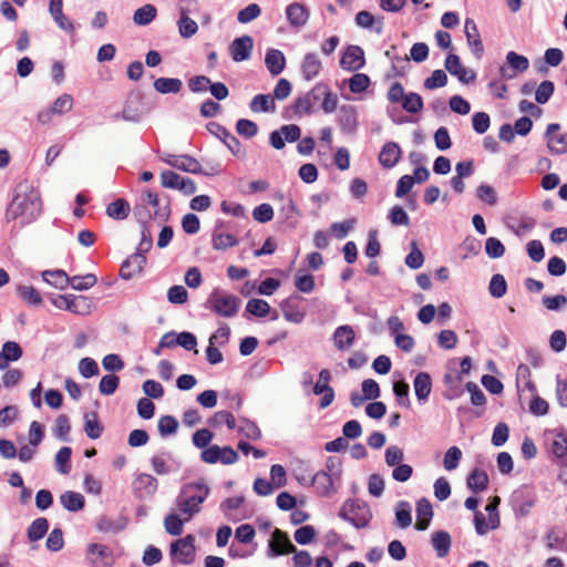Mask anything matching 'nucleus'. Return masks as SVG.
Returning <instances> with one entry per match:
<instances>
[{"instance_id":"nucleus-1","label":"nucleus","mask_w":567,"mask_h":567,"mask_svg":"<svg viewBox=\"0 0 567 567\" xmlns=\"http://www.w3.org/2000/svg\"><path fill=\"white\" fill-rule=\"evenodd\" d=\"M42 212V200L38 190L28 181L20 182L13 198L7 207L6 220L8 223L21 218L22 224L34 221Z\"/></svg>"},{"instance_id":"nucleus-2","label":"nucleus","mask_w":567,"mask_h":567,"mask_svg":"<svg viewBox=\"0 0 567 567\" xmlns=\"http://www.w3.org/2000/svg\"><path fill=\"white\" fill-rule=\"evenodd\" d=\"M210 494L209 486L203 478L186 483L182 486L177 497V507L183 513L193 517L200 512V504H203Z\"/></svg>"},{"instance_id":"nucleus-3","label":"nucleus","mask_w":567,"mask_h":567,"mask_svg":"<svg viewBox=\"0 0 567 567\" xmlns=\"http://www.w3.org/2000/svg\"><path fill=\"white\" fill-rule=\"evenodd\" d=\"M338 517L348 522L357 529L369 526L373 515L369 504L360 498H348L338 512Z\"/></svg>"},{"instance_id":"nucleus-4","label":"nucleus","mask_w":567,"mask_h":567,"mask_svg":"<svg viewBox=\"0 0 567 567\" xmlns=\"http://www.w3.org/2000/svg\"><path fill=\"white\" fill-rule=\"evenodd\" d=\"M241 300L231 293H221L215 288L206 299L204 307L214 313L225 318L235 317L238 312Z\"/></svg>"},{"instance_id":"nucleus-5","label":"nucleus","mask_w":567,"mask_h":567,"mask_svg":"<svg viewBox=\"0 0 567 567\" xmlns=\"http://www.w3.org/2000/svg\"><path fill=\"white\" fill-rule=\"evenodd\" d=\"M537 502V495L529 485H522L511 496V504L516 517H526Z\"/></svg>"},{"instance_id":"nucleus-6","label":"nucleus","mask_w":567,"mask_h":567,"mask_svg":"<svg viewBox=\"0 0 567 567\" xmlns=\"http://www.w3.org/2000/svg\"><path fill=\"white\" fill-rule=\"evenodd\" d=\"M206 130L220 140L234 156H245V152L241 151L240 141L227 127L217 122H208Z\"/></svg>"},{"instance_id":"nucleus-7","label":"nucleus","mask_w":567,"mask_h":567,"mask_svg":"<svg viewBox=\"0 0 567 567\" xmlns=\"http://www.w3.org/2000/svg\"><path fill=\"white\" fill-rule=\"evenodd\" d=\"M158 488V481L151 474L140 473L132 482V493L138 501L152 498Z\"/></svg>"},{"instance_id":"nucleus-8","label":"nucleus","mask_w":567,"mask_h":567,"mask_svg":"<svg viewBox=\"0 0 567 567\" xmlns=\"http://www.w3.org/2000/svg\"><path fill=\"white\" fill-rule=\"evenodd\" d=\"M296 550V546L289 538V535L279 529L275 528L271 538L268 540L267 556L269 558H277Z\"/></svg>"},{"instance_id":"nucleus-9","label":"nucleus","mask_w":567,"mask_h":567,"mask_svg":"<svg viewBox=\"0 0 567 567\" xmlns=\"http://www.w3.org/2000/svg\"><path fill=\"white\" fill-rule=\"evenodd\" d=\"M340 68L344 71L357 72L365 65L364 51L360 45L349 44L339 61Z\"/></svg>"},{"instance_id":"nucleus-10","label":"nucleus","mask_w":567,"mask_h":567,"mask_svg":"<svg viewBox=\"0 0 567 567\" xmlns=\"http://www.w3.org/2000/svg\"><path fill=\"white\" fill-rule=\"evenodd\" d=\"M195 538L193 535H186L171 544V555L177 558L183 565H189L195 558Z\"/></svg>"},{"instance_id":"nucleus-11","label":"nucleus","mask_w":567,"mask_h":567,"mask_svg":"<svg viewBox=\"0 0 567 567\" xmlns=\"http://www.w3.org/2000/svg\"><path fill=\"white\" fill-rule=\"evenodd\" d=\"M303 300V297L293 292L288 298L280 301L279 307L287 321L296 324L303 322L306 312L300 309V302Z\"/></svg>"},{"instance_id":"nucleus-12","label":"nucleus","mask_w":567,"mask_h":567,"mask_svg":"<svg viewBox=\"0 0 567 567\" xmlns=\"http://www.w3.org/2000/svg\"><path fill=\"white\" fill-rule=\"evenodd\" d=\"M254 49V39L248 34L237 37L228 47L229 55L234 62H243L250 59Z\"/></svg>"},{"instance_id":"nucleus-13","label":"nucleus","mask_w":567,"mask_h":567,"mask_svg":"<svg viewBox=\"0 0 567 567\" xmlns=\"http://www.w3.org/2000/svg\"><path fill=\"white\" fill-rule=\"evenodd\" d=\"M464 33L472 54L477 60H481L484 54V45L477 25L473 19L466 18L464 24Z\"/></svg>"},{"instance_id":"nucleus-14","label":"nucleus","mask_w":567,"mask_h":567,"mask_svg":"<svg viewBox=\"0 0 567 567\" xmlns=\"http://www.w3.org/2000/svg\"><path fill=\"white\" fill-rule=\"evenodd\" d=\"M146 262V256L140 252L132 254L122 262L120 277L124 280L132 279L134 275L142 272Z\"/></svg>"},{"instance_id":"nucleus-15","label":"nucleus","mask_w":567,"mask_h":567,"mask_svg":"<svg viewBox=\"0 0 567 567\" xmlns=\"http://www.w3.org/2000/svg\"><path fill=\"white\" fill-rule=\"evenodd\" d=\"M334 480L324 470L318 471L308 482V486H315L319 496H330L336 492Z\"/></svg>"},{"instance_id":"nucleus-16","label":"nucleus","mask_w":567,"mask_h":567,"mask_svg":"<svg viewBox=\"0 0 567 567\" xmlns=\"http://www.w3.org/2000/svg\"><path fill=\"white\" fill-rule=\"evenodd\" d=\"M338 123L343 133H354L358 127V113L355 106L350 104L341 105L338 114Z\"/></svg>"},{"instance_id":"nucleus-17","label":"nucleus","mask_w":567,"mask_h":567,"mask_svg":"<svg viewBox=\"0 0 567 567\" xmlns=\"http://www.w3.org/2000/svg\"><path fill=\"white\" fill-rule=\"evenodd\" d=\"M402 150L396 142H386L379 154V163L383 168L394 167L401 159Z\"/></svg>"},{"instance_id":"nucleus-18","label":"nucleus","mask_w":567,"mask_h":567,"mask_svg":"<svg viewBox=\"0 0 567 567\" xmlns=\"http://www.w3.org/2000/svg\"><path fill=\"white\" fill-rule=\"evenodd\" d=\"M432 385V378L429 372L420 371L415 374L413 388L416 400L420 404H424L429 401Z\"/></svg>"},{"instance_id":"nucleus-19","label":"nucleus","mask_w":567,"mask_h":567,"mask_svg":"<svg viewBox=\"0 0 567 567\" xmlns=\"http://www.w3.org/2000/svg\"><path fill=\"white\" fill-rule=\"evenodd\" d=\"M355 24L362 29H368L377 34L383 33L384 17H375L368 10L359 11L354 17Z\"/></svg>"},{"instance_id":"nucleus-20","label":"nucleus","mask_w":567,"mask_h":567,"mask_svg":"<svg viewBox=\"0 0 567 567\" xmlns=\"http://www.w3.org/2000/svg\"><path fill=\"white\" fill-rule=\"evenodd\" d=\"M130 523V519L125 515H120L116 519L102 515L99 517L95 527L101 533L118 534L124 530Z\"/></svg>"},{"instance_id":"nucleus-21","label":"nucleus","mask_w":567,"mask_h":567,"mask_svg":"<svg viewBox=\"0 0 567 567\" xmlns=\"http://www.w3.org/2000/svg\"><path fill=\"white\" fill-rule=\"evenodd\" d=\"M332 339L334 347L340 351H344L353 346L355 332L351 326L342 324L334 330Z\"/></svg>"},{"instance_id":"nucleus-22","label":"nucleus","mask_w":567,"mask_h":567,"mask_svg":"<svg viewBox=\"0 0 567 567\" xmlns=\"http://www.w3.org/2000/svg\"><path fill=\"white\" fill-rule=\"evenodd\" d=\"M265 64L272 76H277L284 72L286 68V56L282 51L270 48L265 54Z\"/></svg>"},{"instance_id":"nucleus-23","label":"nucleus","mask_w":567,"mask_h":567,"mask_svg":"<svg viewBox=\"0 0 567 567\" xmlns=\"http://www.w3.org/2000/svg\"><path fill=\"white\" fill-rule=\"evenodd\" d=\"M433 518V507L426 497H422L416 502V530H425Z\"/></svg>"},{"instance_id":"nucleus-24","label":"nucleus","mask_w":567,"mask_h":567,"mask_svg":"<svg viewBox=\"0 0 567 567\" xmlns=\"http://www.w3.org/2000/svg\"><path fill=\"white\" fill-rule=\"evenodd\" d=\"M94 307L93 300L87 296L69 295L66 311L79 316H87Z\"/></svg>"},{"instance_id":"nucleus-25","label":"nucleus","mask_w":567,"mask_h":567,"mask_svg":"<svg viewBox=\"0 0 567 567\" xmlns=\"http://www.w3.org/2000/svg\"><path fill=\"white\" fill-rule=\"evenodd\" d=\"M286 16L292 27L301 28L309 19V10L305 4L292 2L286 8Z\"/></svg>"},{"instance_id":"nucleus-26","label":"nucleus","mask_w":567,"mask_h":567,"mask_svg":"<svg viewBox=\"0 0 567 567\" xmlns=\"http://www.w3.org/2000/svg\"><path fill=\"white\" fill-rule=\"evenodd\" d=\"M550 453L554 455V464L567 461V431L561 429L556 433L550 444Z\"/></svg>"},{"instance_id":"nucleus-27","label":"nucleus","mask_w":567,"mask_h":567,"mask_svg":"<svg viewBox=\"0 0 567 567\" xmlns=\"http://www.w3.org/2000/svg\"><path fill=\"white\" fill-rule=\"evenodd\" d=\"M321 69L322 63L316 53L309 52L303 56L300 70L302 78L306 81H311L312 79L318 76Z\"/></svg>"},{"instance_id":"nucleus-28","label":"nucleus","mask_w":567,"mask_h":567,"mask_svg":"<svg viewBox=\"0 0 567 567\" xmlns=\"http://www.w3.org/2000/svg\"><path fill=\"white\" fill-rule=\"evenodd\" d=\"M489 478L484 470L473 468L466 477V487L473 493H481L488 488Z\"/></svg>"},{"instance_id":"nucleus-29","label":"nucleus","mask_w":567,"mask_h":567,"mask_svg":"<svg viewBox=\"0 0 567 567\" xmlns=\"http://www.w3.org/2000/svg\"><path fill=\"white\" fill-rule=\"evenodd\" d=\"M462 377L456 373L453 374L447 372L443 377V383L446 385V391L443 392V398L445 400L452 401L463 395L465 386L461 388L460 383L462 382Z\"/></svg>"},{"instance_id":"nucleus-30","label":"nucleus","mask_w":567,"mask_h":567,"mask_svg":"<svg viewBox=\"0 0 567 567\" xmlns=\"http://www.w3.org/2000/svg\"><path fill=\"white\" fill-rule=\"evenodd\" d=\"M431 544L436 553V556L444 558L451 550L452 537L446 530H436L431 536Z\"/></svg>"},{"instance_id":"nucleus-31","label":"nucleus","mask_w":567,"mask_h":567,"mask_svg":"<svg viewBox=\"0 0 567 567\" xmlns=\"http://www.w3.org/2000/svg\"><path fill=\"white\" fill-rule=\"evenodd\" d=\"M84 432L91 440H97L101 437L104 431V426L99 420V414L95 411L84 413Z\"/></svg>"},{"instance_id":"nucleus-32","label":"nucleus","mask_w":567,"mask_h":567,"mask_svg":"<svg viewBox=\"0 0 567 567\" xmlns=\"http://www.w3.org/2000/svg\"><path fill=\"white\" fill-rule=\"evenodd\" d=\"M395 50H396V45L395 44H392L390 47V49H388L385 52H384V55L392 61V65H391V72L393 73V76H400V78H403L406 75V71L409 69V58L405 55V56H400L398 54H395Z\"/></svg>"},{"instance_id":"nucleus-33","label":"nucleus","mask_w":567,"mask_h":567,"mask_svg":"<svg viewBox=\"0 0 567 567\" xmlns=\"http://www.w3.org/2000/svg\"><path fill=\"white\" fill-rule=\"evenodd\" d=\"M50 523L47 517H38L27 528V538L31 543L41 540L49 532Z\"/></svg>"},{"instance_id":"nucleus-34","label":"nucleus","mask_w":567,"mask_h":567,"mask_svg":"<svg viewBox=\"0 0 567 567\" xmlns=\"http://www.w3.org/2000/svg\"><path fill=\"white\" fill-rule=\"evenodd\" d=\"M162 455L166 456L168 460H171L173 462L174 468H172V466L167 465L163 457H161L158 455H153L151 457V465H152L153 471L157 475H167L172 471H177L181 468L182 462L174 460L171 452H162Z\"/></svg>"},{"instance_id":"nucleus-35","label":"nucleus","mask_w":567,"mask_h":567,"mask_svg":"<svg viewBox=\"0 0 567 567\" xmlns=\"http://www.w3.org/2000/svg\"><path fill=\"white\" fill-rule=\"evenodd\" d=\"M154 90L159 94H177L183 89V82L178 78H157L153 83Z\"/></svg>"},{"instance_id":"nucleus-36","label":"nucleus","mask_w":567,"mask_h":567,"mask_svg":"<svg viewBox=\"0 0 567 567\" xmlns=\"http://www.w3.org/2000/svg\"><path fill=\"white\" fill-rule=\"evenodd\" d=\"M465 390L470 393L471 404L475 408H481L475 411V415L481 417L484 413V406L487 402L486 395L473 381L465 383Z\"/></svg>"},{"instance_id":"nucleus-37","label":"nucleus","mask_w":567,"mask_h":567,"mask_svg":"<svg viewBox=\"0 0 567 567\" xmlns=\"http://www.w3.org/2000/svg\"><path fill=\"white\" fill-rule=\"evenodd\" d=\"M60 503L66 511L76 513L84 508L85 498L79 492L66 491L60 495Z\"/></svg>"},{"instance_id":"nucleus-38","label":"nucleus","mask_w":567,"mask_h":567,"mask_svg":"<svg viewBox=\"0 0 567 567\" xmlns=\"http://www.w3.org/2000/svg\"><path fill=\"white\" fill-rule=\"evenodd\" d=\"M239 244L238 238L234 233L216 231L212 233L213 249L225 251L228 248L235 247Z\"/></svg>"},{"instance_id":"nucleus-39","label":"nucleus","mask_w":567,"mask_h":567,"mask_svg":"<svg viewBox=\"0 0 567 567\" xmlns=\"http://www.w3.org/2000/svg\"><path fill=\"white\" fill-rule=\"evenodd\" d=\"M123 110H130L131 115H135L138 123L146 109L143 105V94L141 91H132L128 93Z\"/></svg>"},{"instance_id":"nucleus-40","label":"nucleus","mask_w":567,"mask_h":567,"mask_svg":"<svg viewBox=\"0 0 567 567\" xmlns=\"http://www.w3.org/2000/svg\"><path fill=\"white\" fill-rule=\"evenodd\" d=\"M42 279L48 285L60 290L66 289L70 284V277L62 269L44 270L42 272Z\"/></svg>"},{"instance_id":"nucleus-41","label":"nucleus","mask_w":567,"mask_h":567,"mask_svg":"<svg viewBox=\"0 0 567 567\" xmlns=\"http://www.w3.org/2000/svg\"><path fill=\"white\" fill-rule=\"evenodd\" d=\"M179 13L181 16L177 21L178 32L182 38L189 39L198 31V24L188 17L186 9L181 8Z\"/></svg>"},{"instance_id":"nucleus-42","label":"nucleus","mask_w":567,"mask_h":567,"mask_svg":"<svg viewBox=\"0 0 567 567\" xmlns=\"http://www.w3.org/2000/svg\"><path fill=\"white\" fill-rule=\"evenodd\" d=\"M396 525L405 529L412 524V507L409 502L400 501L394 508Z\"/></svg>"},{"instance_id":"nucleus-43","label":"nucleus","mask_w":567,"mask_h":567,"mask_svg":"<svg viewBox=\"0 0 567 567\" xmlns=\"http://www.w3.org/2000/svg\"><path fill=\"white\" fill-rule=\"evenodd\" d=\"M130 210V204L125 198H117L106 207L107 216L115 220H123L127 218Z\"/></svg>"},{"instance_id":"nucleus-44","label":"nucleus","mask_w":567,"mask_h":567,"mask_svg":"<svg viewBox=\"0 0 567 567\" xmlns=\"http://www.w3.org/2000/svg\"><path fill=\"white\" fill-rule=\"evenodd\" d=\"M249 107L255 113L275 112L276 104L269 94H257L252 97Z\"/></svg>"},{"instance_id":"nucleus-45","label":"nucleus","mask_w":567,"mask_h":567,"mask_svg":"<svg viewBox=\"0 0 567 567\" xmlns=\"http://www.w3.org/2000/svg\"><path fill=\"white\" fill-rule=\"evenodd\" d=\"M157 16V9L154 4L147 3L136 9L133 14L135 24L145 27L148 25Z\"/></svg>"},{"instance_id":"nucleus-46","label":"nucleus","mask_w":567,"mask_h":567,"mask_svg":"<svg viewBox=\"0 0 567 567\" xmlns=\"http://www.w3.org/2000/svg\"><path fill=\"white\" fill-rule=\"evenodd\" d=\"M271 312L270 305L260 298H252L248 300L245 309V315L248 313L256 318H265Z\"/></svg>"},{"instance_id":"nucleus-47","label":"nucleus","mask_w":567,"mask_h":567,"mask_svg":"<svg viewBox=\"0 0 567 567\" xmlns=\"http://www.w3.org/2000/svg\"><path fill=\"white\" fill-rule=\"evenodd\" d=\"M71 456H72V449L70 446H62L55 454L54 457V464L56 471L62 474L66 475L71 472Z\"/></svg>"},{"instance_id":"nucleus-48","label":"nucleus","mask_w":567,"mask_h":567,"mask_svg":"<svg viewBox=\"0 0 567 567\" xmlns=\"http://www.w3.org/2000/svg\"><path fill=\"white\" fill-rule=\"evenodd\" d=\"M86 556H87V558L92 559L94 563L97 559L106 560L110 558L111 561L110 563L105 561V565L112 566V564H113L112 550L106 545H102V544H97V543L89 544L87 549H86Z\"/></svg>"},{"instance_id":"nucleus-49","label":"nucleus","mask_w":567,"mask_h":567,"mask_svg":"<svg viewBox=\"0 0 567 567\" xmlns=\"http://www.w3.org/2000/svg\"><path fill=\"white\" fill-rule=\"evenodd\" d=\"M17 293L29 306L39 307L42 305V297L33 286L20 285L17 288Z\"/></svg>"},{"instance_id":"nucleus-50","label":"nucleus","mask_w":567,"mask_h":567,"mask_svg":"<svg viewBox=\"0 0 567 567\" xmlns=\"http://www.w3.org/2000/svg\"><path fill=\"white\" fill-rule=\"evenodd\" d=\"M506 64L515 74H517L523 73L528 69L529 61L525 55L518 54L515 51H509L506 54Z\"/></svg>"},{"instance_id":"nucleus-51","label":"nucleus","mask_w":567,"mask_h":567,"mask_svg":"<svg viewBox=\"0 0 567 567\" xmlns=\"http://www.w3.org/2000/svg\"><path fill=\"white\" fill-rule=\"evenodd\" d=\"M402 109L411 114L420 113L424 107V102L422 96L415 92H409L405 94V97L402 100Z\"/></svg>"},{"instance_id":"nucleus-52","label":"nucleus","mask_w":567,"mask_h":567,"mask_svg":"<svg viewBox=\"0 0 567 567\" xmlns=\"http://www.w3.org/2000/svg\"><path fill=\"white\" fill-rule=\"evenodd\" d=\"M223 423L226 424L228 430H234L236 427V420L228 411H217L207 420V424L214 429L219 427Z\"/></svg>"},{"instance_id":"nucleus-53","label":"nucleus","mask_w":567,"mask_h":567,"mask_svg":"<svg viewBox=\"0 0 567 567\" xmlns=\"http://www.w3.org/2000/svg\"><path fill=\"white\" fill-rule=\"evenodd\" d=\"M507 281L502 274H495L492 276L488 285V292L493 298L499 299L504 297L507 292Z\"/></svg>"},{"instance_id":"nucleus-54","label":"nucleus","mask_w":567,"mask_h":567,"mask_svg":"<svg viewBox=\"0 0 567 567\" xmlns=\"http://www.w3.org/2000/svg\"><path fill=\"white\" fill-rule=\"evenodd\" d=\"M178 159H179L178 165H177L178 171L195 174V175L203 173L202 164L199 163V161H197L192 155L181 154Z\"/></svg>"},{"instance_id":"nucleus-55","label":"nucleus","mask_w":567,"mask_h":567,"mask_svg":"<svg viewBox=\"0 0 567 567\" xmlns=\"http://www.w3.org/2000/svg\"><path fill=\"white\" fill-rule=\"evenodd\" d=\"M97 278L94 274H86L84 276H72L70 277L69 286L78 291H85L95 286Z\"/></svg>"},{"instance_id":"nucleus-56","label":"nucleus","mask_w":567,"mask_h":567,"mask_svg":"<svg viewBox=\"0 0 567 567\" xmlns=\"http://www.w3.org/2000/svg\"><path fill=\"white\" fill-rule=\"evenodd\" d=\"M393 394L396 403L404 409L411 408L410 386L405 381L393 382Z\"/></svg>"},{"instance_id":"nucleus-57","label":"nucleus","mask_w":567,"mask_h":567,"mask_svg":"<svg viewBox=\"0 0 567 567\" xmlns=\"http://www.w3.org/2000/svg\"><path fill=\"white\" fill-rule=\"evenodd\" d=\"M348 82L351 93L354 94L365 92L371 85L370 76L365 73H360L358 71L349 79Z\"/></svg>"},{"instance_id":"nucleus-58","label":"nucleus","mask_w":567,"mask_h":567,"mask_svg":"<svg viewBox=\"0 0 567 567\" xmlns=\"http://www.w3.org/2000/svg\"><path fill=\"white\" fill-rule=\"evenodd\" d=\"M70 431L71 424L69 416L66 414H60L55 420V425L53 429L55 437L62 442H70Z\"/></svg>"},{"instance_id":"nucleus-59","label":"nucleus","mask_w":567,"mask_h":567,"mask_svg":"<svg viewBox=\"0 0 567 567\" xmlns=\"http://www.w3.org/2000/svg\"><path fill=\"white\" fill-rule=\"evenodd\" d=\"M179 423L173 415H162L157 423V429L161 436L166 437L175 434L178 430Z\"/></svg>"},{"instance_id":"nucleus-60","label":"nucleus","mask_w":567,"mask_h":567,"mask_svg":"<svg viewBox=\"0 0 567 567\" xmlns=\"http://www.w3.org/2000/svg\"><path fill=\"white\" fill-rule=\"evenodd\" d=\"M239 420L243 425L237 429L238 433L254 441L261 439V431L255 421H251L247 417H240Z\"/></svg>"},{"instance_id":"nucleus-61","label":"nucleus","mask_w":567,"mask_h":567,"mask_svg":"<svg viewBox=\"0 0 567 567\" xmlns=\"http://www.w3.org/2000/svg\"><path fill=\"white\" fill-rule=\"evenodd\" d=\"M405 265L413 270L420 269L424 264V255L417 247L416 241L411 243V250L404 258Z\"/></svg>"},{"instance_id":"nucleus-62","label":"nucleus","mask_w":567,"mask_h":567,"mask_svg":"<svg viewBox=\"0 0 567 567\" xmlns=\"http://www.w3.org/2000/svg\"><path fill=\"white\" fill-rule=\"evenodd\" d=\"M447 75L445 71L437 69L434 70L429 78L424 80L423 86L426 90H436L444 87L447 84Z\"/></svg>"},{"instance_id":"nucleus-63","label":"nucleus","mask_w":567,"mask_h":567,"mask_svg":"<svg viewBox=\"0 0 567 567\" xmlns=\"http://www.w3.org/2000/svg\"><path fill=\"white\" fill-rule=\"evenodd\" d=\"M555 92V84L550 80H544L539 83L535 92V100L538 104H546Z\"/></svg>"},{"instance_id":"nucleus-64","label":"nucleus","mask_w":567,"mask_h":567,"mask_svg":"<svg viewBox=\"0 0 567 567\" xmlns=\"http://www.w3.org/2000/svg\"><path fill=\"white\" fill-rule=\"evenodd\" d=\"M164 526L167 534L179 536L183 533L184 520L176 513H169L164 519Z\"/></svg>"}]
</instances>
